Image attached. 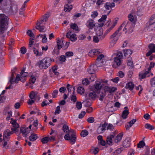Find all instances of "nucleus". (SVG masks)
I'll return each mask as SVG.
<instances>
[{"mask_svg": "<svg viewBox=\"0 0 155 155\" xmlns=\"http://www.w3.org/2000/svg\"><path fill=\"white\" fill-rule=\"evenodd\" d=\"M8 16L4 14H0V34L4 33L8 28Z\"/></svg>", "mask_w": 155, "mask_h": 155, "instance_id": "nucleus-1", "label": "nucleus"}, {"mask_svg": "<svg viewBox=\"0 0 155 155\" xmlns=\"http://www.w3.org/2000/svg\"><path fill=\"white\" fill-rule=\"evenodd\" d=\"M49 16V14H46L41 18L39 21H37L35 28L37 29L40 32H45L44 25Z\"/></svg>", "mask_w": 155, "mask_h": 155, "instance_id": "nucleus-2", "label": "nucleus"}, {"mask_svg": "<svg viewBox=\"0 0 155 155\" xmlns=\"http://www.w3.org/2000/svg\"><path fill=\"white\" fill-rule=\"evenodd\" d=\"M97 58L95 63L98 67H101L103 66H106L107 67H110L111 64H110V63L108 61H106L104 59V56L103 54H100V52L99 51V54H98Z\"/></svg>", "mask_w": 155, "mask_h": 155, "instance_id": "nucleus-3", "label": "nucleus"}, {"mask_svg": "<svg viewBox=\"0 0 155 155\" xmlns=\"http://www.w3.org/2000/svg\"><path fill=\"white\" fill-rule=\"evenodd\" d=\"M51 61V58L49 57H46L43 59L38 61V64L40 68L46 69L50 66Z\"/></svg>", "mask_w": 155, "mask_h": 155, "instance_id": "nucleus-4", "label": "nucleus"}, {"mask_svg": "<svg viewBox=\"0 0 155 155\" xmlns=\"http://www.w3.org/2000/svg\"><path fill=\"white\" fill-rule=\"evenodd\" d=\"M107 82L108 81L107 80H101L99 81H97L94 86V90L97 93H98L101 90L102 88L104 86V83L107 84Z\"/></svg>", "mask_w": 155, "mask_h": 155, "instance_id": "nucleus-5", "label": "nucleus"}, {"mask_svg": "<svg viewBox=\"0 0 155 155\" xmlns=\"http://www.w3.org/2000/svg\"><path fill=\"white\" fill-rule=\"evenodd\" d=\"M122 57L123 54L122 53L121 51L118 52L116 57L114 58V64L113 65H112L114 67L116 68L121 65L122 63Z\"/></svg>", "mask_w": 155, "mask_h": 155, "instance_id": "nucleus-6", "label": "nucleus"}, {"mask_svg": "<svg viewBox=\"0 0 155 155\" xmlns=\"http://www.w3.org/2000/svg\"><path fill=\"white\" fill-rule=\"evenodd\" d=\"M107 125V123L106 122H104L103 124H101L97 129V133L98 134H101L104 133L106 130Z\"/></svg>", "mask_w": 155, "mask_h": 155, "instance_id": "nucleus-7", "label": "nucleus"}, {"mask_svg": "<svg viewBox=\"0 0 155 155\" xmlns=\"http://www.w3.org/2000/svg\"><path fill=\"white\" fill-rule=\"evenodd\" d=\"M121 32H119L116 31L111 36V38L112 39L111 44H113V46L115 44L118 40V38L117 36H120L121 35Z\"/></svg>", "mask_w": 155, "mask_h": 155, "instance_id": "nucleus-8", "label": "nucleus"}, {"mask_svg": "<svg viewBox=\"0 0 155 155\" xmlns=\"http://www.w3.org/2000/svg\"><path fill=\"white\" fill-rule=\"evenodd\" d=\"M30 132V130L28 127H21L20 128V134H22L23 137H27Z\"/></svg>", "mask_w": 155, "mask_h": 155, "instance_id": "nucleus-9", "label": "nucleus"}, {"mask_svg": "<svg viewBox=\"0 0 155 155\" xmlns=\"http://www.w3.org/2000/svg\"><path fill=\"white\" fill-rule=\"evenodd\" d=\"M64 138L65 140L69 141L71 144H73L76 142V137L75 136H72L69 135V136L68 134H66L64 136Z\"/></svg>", "mask_w": 155, "mask_h": 155, "instance_id": "nucleus-10", "label": "nucleus"}, {"mask_svg": "<svg viewBox=\"0 0 155 155\" xmlns=\"http://www.w3.org/2000/svg\"><path fill=\"white\" fill-rule=\"evenodd\" d=\"M13 131H11L8 129H7L5 130L3 133V140H9L10 138V136L13 134Z\"/></svg>", "mask_w": 155, "mask_h": 155, "instance_id": "nucleus-11", "label": "nucleus"}, {"mask_svg": "<svg viewBox=\"0 0 155 155\" xmlns=\"http://www.w3.org/2000/svg\"><path fill=\"white\" fill-rule=\"evenodd\" d=\"M151 67L149 66L147 68V71H145L144 73H140L139 74L140 79L141 80L145 78L146 77H149L150 76L149 74L151 68Z\"/></svg>", "mask_w": 155, "mask_h": 155, "instance_id": "nucleus-12", "label": "nucleus"}, {"mask_svg": "<svg viewBox=\"0 0 155 155\" xmlns=\"http://www.w3.org/2000/svg\"><path fill=\"white\" fill-rule=\"evenodd\" d=\"M150 50L147 53L146 56L148 57L150 56L152 53L155 52V45L153 44H150L148 46Z\"/></svg>", "mask_w": 155, "mask_h": 155, "instance_id": "nucleus-13", "label": "nucleus"}, {"mask_svg": "<svg viewBox=\"0 0 155 155\" xmlns=\"http://www.w3.org/2000/svg\"><path fill=\"white\" fill-rule=\"evenodd\" d=\"M86 97L87 99L90 100H94L96 97V94L94 91H91L87 94H86Z\"/></svg>", "mask_w": 155, "mask_h": 155, "instance_id": "nucleus-14", "label": "nucleus"}, {"mask_svg": "<svg viewBox=\"0 0 155 155\" xmlns=\"http://www.w3.org/2000/svg\"><path fill=\"white\" fill-rule=\"evenodd\" d=\"M72 32L71 31H69L67 33L66 35V36L68 38H70L72 41H74L77 39L76 35L75 34H72Z\"/></svg>", "mask_w": 155, "mask_h": 155, "instance_id": "nucleus-15", "label": "nucleus"}, {"mask_svg": "<svg viewBox=\"0 0 155 155\" xmlns=\"http://www.w3.org/2000/svg\"><path fill=\"white\" fill-rule=\"evenodd\" d=\"M98 66L95 64L91 65L88 69V72L90 74L94 73L97 70Z\"/></svg>", "mask_w": 155, "mask_h": 155, "instance_id": "nucleus-16", "label": "nucleus"}, {"mask_svg": "<svg viewBox=\"0 0 155 155\" xmlns=\"http://www.w3.org/2000/svg\"><path fill=\"white\" fill-rule=\"evenodd\" d=\"M86 25V26L90 29H92L95 26L94 21L91 19H90L88 20L87 21Z\"/></svg>", "mask_w": 155, "mask_h": 155, "instance_id": "nucleus-17", "label": "nucleus"}, {"mask_svg": "<svg viewBox=\"0 0 155 155\" xmlns=\"http://www.w3.org/2000/svg\"><path fill=\"white\" fill-rule=\"evenodd\" d=\"M126 25L125 26L124 25L123 27L124 28L123 29V31L125 32V33H126L128 29L130 33L132 32L133 31V29L130 26V23L128 22H126Z\"/></svg>", "mask_w": 155, "mask_h": 155, "instance_id": "nucleus-18", "label": "nucleus"}, {"mask_svg": "<svg viewBox=\"0 0 155 155\" xmlns=\"http://www.w3.org/2000/svg\"><path fill=\"white\" fill-rule=\"evenodd\" d=\"M99 51L97 49H93L90 51L88 53V55L91 57H93L94 56L98 55L99 54Z\"/></svg>", "mask_w": 155, "mask_h": 155, "instance_id": "nucleus-19", "label": "nucleus"}, {"mask_svg": "<svg viewBox=\"0 0 155 155\" xmlns=\"http://www.w3.org/2000/svg\"><path fill=\"white\" fill-rule=\"evenodd\" d=\"M123 135V132H121L118 135H117L115 138L114 139V142L116 143H117L120 141Z\"/></svg>", "mask_w": 155, "mask_h": 155, "instance_id": "nucleus-20", "label": "nucleus"}, {"mask_svg": "<svg viewBox=\"0 0 155 155\" xmlns=\"http://www.w3.org/2000/svg\"><path fill=\"white\" fill-rule=\"evenodd\" d=\"M116 25V23H114L113 24L110 28L107 29L105 31L103 35L102 36V38L100 37V39L101 40L103 39L105 36L109 33L115 27Z\"/></svg>", "mask_w": 155, "mask_h": 155, "instance_id": "nucleus-21", "label": "nucleus"}, {"mask_svg": "<svg viewBox=\"0 0 155 155\" xmlns=\"http://www.w3.org/2000/svg\"><path fill=\"white\" fill-rule=\"evenodd\" d=\"M10 11L13 14L16 13L18 11L17 6L15 5H12L10 7Z\"/></svg>", "mask_w": 155, "mask_h": 155, "instance_id": "nucleus-22", "label": "nucleus"}, {"mask_svg": "<svg viewBox=\"0 0 155 155\" xmlns=\"http://www.w3.org/2000/svg\"><path fill=\"white\" fill-rule=\"evenodd\" d=\"M115 6V4L114 2L110 3V2H107L106 3L104 7L107 10L111 9V8Z\"/></svg>", "mask_w": 155, "mask_h": 155, "instance_id": "nucleus-23", "label": "nucleus"}, {"mask_svg": "<svg viewBox=\"0 0 155 155\" xmlns=\"http://www.w3.org/2000/svg\"><path fill=\"white\" fill-rule=\"evenodd\" d=\"M123 150L124 148L123 147L118 148L111 153V155H118Z\"/></svg>", "mask_w": 155, "mask_h": 155, "instance_id": "nucleus-24", "label": "nucleus"}, {"mask_svg": "<svg viewBox=\"0 0 155 155\" xmlns=\"http://www.w3.org/2000/svg\"><path fill=\"white\" fill-rule=\"evenodd\" d=\"M19 80H20L22 82H24L25 81V78H21L20 75L18 74L16 75V78L15 80V83H18V81Z\"/></svg>", "mask_w": 155, "mask_h": 155, "instance_id": "nucleus-25", "label": "nucleus"}, {"mask_svg": "<svg viewBox=\"0 0 155 155\" xmlns=\"http://www.w3.org/2000/svg\"><path fill=\"white\" fill-rule=\"evenodd\" d=\"M114 135H110L108 136L107 138L106 141L108 144H112L113 143L112 138H114Z\"/></svg>", "mask_w": 155, "mask_h": 155, "instance_id": "nucleus-26", "label": "nucleus"}, {"mask_svg": "<svg viewBox=\"0 0 155 155\" xmlns=\"http://www.w3.org/2000/svg\"><path fill=\"white\" fill-rule=\"evenodd\" d=\"M98 94H99V100L101 101H102L106 96V93L105 92H104L103 91H100Z\"/></svg>", "mask_w": 155, "mask_h": 155, "instance_id": "nucleus-27", "label": "nucleus"}, {"mask_svg": "<svg viewBox=\"0 0 155 155\" xmlns=\"http://www.w3.org/2000/svg\"><path fill=\"white\" fill-rule=\"evenodd\" d=\"M129 139H126L123 142L124 147H128L130 145V141Z\"/></svg>", "mask_w": 155, "mask_h": 155, "instance_id": "nucleus-28", "label": "nucleus"}, {"mask_svg": "<svg viewBox=\"0 0 155 155\" xmlns=\"http://www.w3.org/2000/svg\"><path fill=\"white\" fill-rule=\"evenodd\" d=\"M12 124L13 125V127L11 128L12 131L13 132L16 131L17 128L19 127L18 124L16 122V120H15Z\"/></svg>", "mask_w": 155, "mask_h": 155, "instance_id": "nucleus-29", "label": "nucleus"}, {"mask_svg": "<svg viewBox=\"0 0 155 155\" xmlns=\"http://www.w3.org/2000/svg\"><path fill=\"white\" fill-rule=\"evenodd\" d=\"M38 138V136L37 134L32 133L29 136V140L31 141H35Z\"/></svg>", "mask_w": 155, "mask_h": 155, "instance_id": "nucleus-30", "label": "nucleus"}, {"mask_svg": "<svg viewBox=\"0 0 155 155\" xmlns=\"http://www.w3.org/2000/svg\"><path fill=\"white\" fill-rule=\"evenodd\" d=\"M134 87V85L132 82H128L126 84L125 87L126 88L129 89L130 91L133 90Z\"/></svg>", "mask_w": 155, "mask_h": 155, "instance_id": "nucleus-31", "label": "nucleus"}, {"mask_svg": "<svg viewBox=\"0 0 155 155\" xmlns=\"http://www.w3.org/2000/svg\"><path fill=\"white\" fill-rule=\"evenodd\" d=\"M148 27L149 29L151 30L155 31V22H149Z\"/></svg>", "mask_w": 155, "mask_h": 155, "instance_id": "nucleus-32", "label": "nucleus"}, {"mask_svg": "<svg viewBox=\"0 0 155 155\" xmlns=\"http://www.w3.org/2000/svg\"><path fill=\"white\" fill-rule=\"evenodd\" d=\"M129 114V110H124L122 113L121 117L123 119L127 118V117Z\"/></svg>", "mask_w": 155, "mask_h": 155, "instance_id": "nucleus-33", "label": "nucleus"}, {"mask_svg": "<svg viewBox=\"0 0 155 155\" xmlns=\"http://www.w3.org/2000/svg\"><path fill=\"white\" fill-rule=\"evenodd\" d=\"M123 51L124 52V56L126 57L127 56L130 55L132 54V51L130 49L123 50Z\"/></svg>", "mask_w": 155, "mask_h": 155, "instance_id": "nucleus-34", "label": "nucleus"}, {"mask_svg": "<svg viewBox=\"0 0 155 155\" xmlns=\"http://www.w3.org/2000/svg\"><path fill=\"white\" fill-rule=\"evenodd\" d=\"M144 127L146 129H148L150 130H152L155 128L154 126L148 123L145 124Z\"/></svg>", "mask_w": 155, "mask_h": 155, "instance_id": "nucleus-35", "label": "nucleus"}, {"mask_svg": "<svg viewBox=\"0 0 155 155\" xmlns=\"http://www.w3.org/2000/svg\"><path fill=\"white\" fill-rule=\"evenodd\" d=\"M127 63L130 68H132L134 67V64L131 58H129V59L127 60Z\"/></svg>", "mask_w": 155, "mask_h": 155, "instance_id": "nucleus-36", "label": "nucleus"}, {"mask_svg": "<svg viewBox=\"0 0 155 155\" xmlns=\"http://www.w3.org/2000/svg\"><path fill=\"white\" fill-rule=\"evenodd\" d=\"M72 8V6L71 5H69L68 4H67L64 6V10L65 12H69Z\"/></svg>", "mask_w": 155, "mask_h": 155, "instance_id": "nucleus-37", "label": "nucleus"}, {"mask_svg": "<svg viewBox=\"0 0 155 155\" xmlns=\"http://www.w3.org/2000/svg\"><path fill=\"white\" fill-rule=\"evenodd\" d=\"M37 94V93L36 92H35L33 91H31L30 92L29 95V97L30 98L35 100V97H36Z\"/></svg>", "mask_w": 155, "mask_h": 155, "instance_id": "nucleus-38", "label": "nucleus"}, {"mask_svg": "<svg viewBox=\"0 0 155 155\" xmlns=\"http://www.w3.org/2000/svg\"><path fill=\"white\" fill-rule=\"evenodd\" d=\"M57 46L58 49H61L62 47L63 41L61 42V41L59 39L57 40Z\"/></svg>", "mask_w": 155, "mask_h": 155, "instance_id": "nucleus-39", "label": "nucleus"}, {"mask_svg": "<svg viewBox=\"0 0 155 155\" xmlns=\"http://www.w3.org/2000/svg\"><path fill=\"white\" fill-rule=\"evenodd\" d=\"M70 28L75 31H78V28L77 25L75 23H71L70 25Z\"/></svg>", "mask_w": 155, "mask_h": 155, "instance_id": "nucleus-40", "label": "nucleus"}, {"mask_svg": "<svg viewBox=\"0 0 155 155\" xmlns=\"http://www.w3.org/2000/svg\"><path fill=\"white\" fill-rule=\"evenodd\" d=\"M103 30L102 29H100L97 31L96 32V35L100 37H100L102 38V36L103 35Z\"/></svg>", "mask_w": 155, "mask_h": 155, "instance_id": "nucleus-41", "label": "nucleus"}, {"mask_svg": "<svg viewBox=\"0 0 155 155\" xmlns=\"http://www.w3.org/2000/svg\"><path fill=\"white\" fill-rule=\"evenodd\" d=\"M39 36H41V37L42 38V43H45L47 42V39L46 34H44V35H40Z\"/></svg>", "mask_w": 155, "mask_h": 155, "instance_id": "nucleus-42", "label": "nucleus"}, {"mask_svg": "<svg viewBox=\"0 0 155 155\" xmlns=\"http://www.w3.org/2000/svg\"><path fill=\"white\" fill-rule=\"evenodd\" d=\"M144 146H145V143L143 140L139 142V143L137 144V147L138 148L143 147Z\"/></svg>", "mask_w": 155, "mask_h": 155, "instance_id": "nucleus-43", "label": "nucleus"}, {"mask_svg": "<svg viewBox=\"0 0 155 155\" xmlns=\"http://www.w3.org/2000/svg\"><path fill=\"white\" fill-rule=\"evenodd\" d=\"M77 91L78 93L82 94L84 93V88H83L81 86H79L78 88Z\"/></svg>", "mask_w": 155, "mask_h": 155, "instance_id": "nucleus-44", "label": "nucleus"}, {"mask_svg": "<svg viewBox=\"0 0 155 155\" xmlns=\"http://www.w3.org/2000/svg\"><path fill=\"white\" fill-rule=\"evenodd\" d=\"M88 132L86 130H83L82 131L81 133V135L82 137H84L88 135Z\"/></svg>", "mask_w": 155, "mask_h": 155, "instance_id": "nucleus-45", "label": "nucleus"}, {"mask_svg": "<svg viewBox=\"0 0 155 155\" xmlns=\"http://www.w3.org/2000/svg\"><path fill=\"white\" fill-rule=\"evenodd\" d=\"M36 78L35 77L32 75L29 79V82L31 84H33L35 82Z\"/></svg>", "mask_w": 155, "mask_h": 155, "instance_id": "nucleus-46", "label": "nucleus"}, {"mask_svg": "<svg viewBox=\"0 0 155 155\" xmlns=\"http://www.w3.org/2000/svg\"><path fill=\"white\" fill-rule=\"evenodd\" d=\"M107 18V16L106 15H103L101 18L98 20V21L99 22H103L104 23Z\"/></svg>", "mask_w": 155, "mask_h": 155, "instance_id": "nucleus-47", "label": "nucleus"}, {"mask_svg": "<svg viewBox=\"0 0 155 155\" xmlns=\"http://www.w3.org/2000/svg\"><path fill=\"white\" fill-rule=\"evenodd\" d=\"M75 131L74 130L72 129H70V130H68V133L66 134H68V136H69V135H72V136H75Z\"/></svg>", "mask_w": 155, "mask_h": 155, "instance_id": "nucleus-48", "label": "nucleus"}, {"mask_svg": "<svg viewBox=\"0 0 155 155\" xmlns=\"http://www.w3.org/2000/svg\"><path fill=\"white\" fill-rule=\"evenodd\" d=\"M34 43L33 38H31L29 39V43L28 45V48L30 49H31V46Z\"/></svg>", "mask_w": 155, "mask_h": 155, "instance_id": "nucleus-49", "label": "nucleus"}, {"mask_svg": "<svg viewBox=\"0 0 155 155\" xmlns=\"http://www.w3.org/2000/svg\"><path fill=\"white\" fill-rule=\"evenodd\" d=\"M10 107L9 106H7L5 107L3 111V114L4 115H6L8 113V112L10 110Z\"/></svg>", "mask_w": 155, "mask_h": 155, "instance_id": "nucleus-50", "label": "nucleus"}, {"mask_svg": "<svg viewBox=\"0 0 155 155\" xmlns=\"http://www.w3.org/2000/svg\"><path fill=\"white\" fill-rule=\"evenodd\" d=\"M20 74H21L20 76L21 77V78H25V77L28 75V73L27 72H25L23 70L21 71Z\"/></svg>", "mask_w": 155, "mask_h": 155, "instance_id": "nucleus-51", "label": "nucleus"}, {"mask_svg": "<svg viewBox=\"0 0 155 155\" xmlns=\"http://www.w3.org/2000/svg\"><path fill=\"white\" fill-rule=\"evenodd\" d=\"M68 127L66 124H64L62 127V130L64 132H66L67 133L69 130Z\"/></svg>", "mask_w": 155, "mask_h": 155, "instance_id": "nucleus-52", "label": "nucleus"}, {"mask_svg": "<svg viewBox=\"0 0 155 155\" xmlns=\"http://www.w3.org/2000/svg\"><path fill=\"white\" fill-rule=\"evenodd\" d=\"M104 86L103 87L104 88V90L102 91L104 92H105V93H106L107 92H108L110 87L106 85L107 84H107H105L104 83Z\"/></svg>", "mask_w": 155, "mask_h": 155, "instance_id": "nucleus-53", "label": "nucleus"}, {"mask_svg": "<svg viewBox=\"0 0 155 155\" xmlns=\"http://www.w3.org/2000/svg\"><path fill=\"white\" fill-rule=\"evenodd\" d=\"M41 141L43 143H46L48 141V137H46L43 138L41 140Z\"/></svg>", "mask_w": 155, "mask_h": 155, "instance_id": "nucleus-54", "label": "nucleus"}, {"mask_svg": "<svg viewBox=\"0 0 155 155\" xmlns=\"http://www.w3.org/2000/svg\"><path fill=\"white\" fill-rule=\"evenodd\" d=\"M117 89L115 87H110L108 92L109 93H111L115 92Z\"/></svg>", "mask_w": 155, "mask_h": 155, "instance_id": "nucleus-55", "label": "nucleus"}, {"mask_svg": "<svg viewBox=\"0 0 155 155\" xmlns=\"http://www.w3.org/2000/svg\"><path fill=\"white\" fill-rule=\"evenodd\" d=\"M60 106H58L56 108L55 111L54 112V114L55 115L59 114L61 111L60 109Z\"/></svg>", "mask_w": 155, "mask_h": 155, "instance_id": "nucleus-56", "label": "nucleus"}, {"mask_svg": "<svg viewBox=\"0 0 155 155\" xmlns=\"http://www.w3.org/2000/svg\"><path fill=\"white\" fill-rule=\"evenodd\" d=\"M92 14L91 15V16L93 18H95L98 16V13L96 11H93L92 12Z\"/></svg>", "mask_w": 155, "mask_h": 155, "instance_id": "nucleus-57", "label": "nucleus"}, {"mask_svg": "<svg viewBox=\"0 0 155 155\" xmlns=\"http://www.w3.org/2000/svg\"><path fill=\"white\" fill-rule=\"evenodd\" d=\"M73 55V53L71 51H68L66 53L65 55L66 57H69L72 56Z\"/></svg>", "mask_w": 155, "mask_h": 155, "instance_id": "nucleus-58", "label": "nucleus"}, {"mask_svg": "<svg viewBox=\"0 0 155 155\" xmlns=\"http://www.w3.org/2000/svg\"><path fill=\"white\" fill-rule=\"evenodd\" d=\"M27 34L30 37H32L34 38V34L30 30H28L27 32Z\"/></svg>", "mask_w": 155, "mask_h": 155, "instance_id": "nucleus-59", "label": "nucleus"}, {"mask_svg": "<svg viewBox=\"0 0 155 155\" xmlns=\"http://www.w3.org/2000/svg\"><path fill=\"white\" fill-rule=\"evenodd\" d=\"M60 49H58V47H56V46L55 48H54L52 52L53 53V54H56L58 55L59 54V50H60Z\"/></svg>", "mask_w": 155, "mask_h": 155, "instance_id": "nucleus-60", "label": "nucleus"}, {"mask_svg": "<svg viewBox=\"0 0 155 155\" xmlns=\"http://www.w3.org/2000/svg\"><path fill=\"white\" fill-rule=\"evenodd\" d=\"M12 111L11 110H10L8 113V116L6 118V119L7 120H9L11 117H12Z\"/></svg>", "mask_w": 155, "mask_h": 155, "instance_id": "nucleus-61", "label": "nucleus"}, {"mask_svg": "<svg viewBox=\"0 0 155 155\" xmlns=\"http://www.w3.org/2000/svg\"><path fill=\"white\" fill-rule=\"evenodd\" d=\"M87 121L89 123H93L94 121L93 117H90L87 119Z\"/></svg>", "mask_w": 155, "mask_h": 155, "instance_id": "nucleus-62", "label": "nucleus"}, {"mask_svg": "<svg viewBox=\"0 0 155 155\" xmlns=\"http://www.w3.org/2000/svg\"><path fill=\"white\" fill-rule=\"evenodd\" d=\"M35 101V100L34 99L30 98L28 100V101L27 102V103L28 105H31L34 103Z\"/></svg>", "mask_w": 155, "mask_h": 155, "instance_id": "nucleus-63", "label": "nucleus"}, {"mask_svg": "<svg viewBox=\"0 0 155 155\" xmlns=\"http://www.w3.org/2000/svg\"><path fill=\"white\" fill-rule=\"evenodd\" d=\"M150 82L151 85L153 87H155V77L152 78L150 80Z\"/></svg>", "mask_w": 155, "mask_h": 155, "instance_id": "nucleus-64", "label": "nucleus"}]
</instances>
